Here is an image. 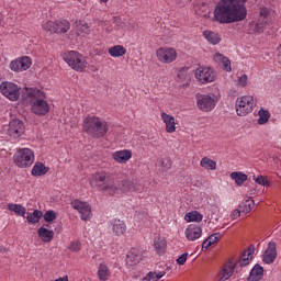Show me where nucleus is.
Here are the masks:
<instances>
[{"instance_id": "obj_1", "label": "nucleus", "mask_w": 281, "mask_h": 281, "mask_svg": "<svg viewBox=\"0 0 281 281\" xmlns=\"http://www.w3.org/2000/svg\"><path fill=\"white\" fill-rule=\"evenodd\" d=\"M247 0H220L213 11V23L222 25L229 23H238L247 19Z\"/></svg>"}, {"instance_id": "obj_2", "label": "nucleus", "mask_w": 281, "mask_h": 281, "mask_svg": "<svg viewBox=\"0 0 281 281\" xmlns=\"http://www.w3.org/2000/svg\"><path fill=\"white\" fill-rule=\"evenodd\" d=\"M22 104L30 106L31 113L41 117L47 115L50 111L47 94L38 88H24L22 92Z\"/></svg>"}, {"instance_id": "obj_3", "label": "nucleus", "mask_w": 281, "mask_h": 281, "mask_svg": "<svg viewBox=\"0 0 281 281\" xmlns=\"http://www.w3.org/2000/svg\"><path fill=\"white\" fill-rule=\"evenodd\" d=\"M90 186L92 188H100L103 192L113 195L120 190L113 173L110 171H99L91 176Z\"/></svg>"}, {"instance_id": "obj_4", "label": "nucleus", "mask_w": 281, "mask_h": 281, "mask_svg": "<svg viewBox=\"0 0 281 281\" xmlns=\"http://www.w3.org/2000/svg\"><path fill=\"white\" fill-rule=\"evenodd\" d=\"M82 130L94 139H100L109 133V124L98 116H87L83 120Z\"/></svg>"}, {"instance_id": "obj_5", "label": "nucleus", "mask_w": 281, "mask_h": 281, "mask_svg": "<svg viewBox=\"0 0 281 281\" xmlns=\"http://www.w3.org/2000/svg\"><path fill=\"white\" fill-rule=\"evenodd\" d=\"M63 59L75 71L82 72L85 71V69H87V65H88L87 59H85V57L76 50H70L68 53H65Z\"/></svg>"}, {"instance_id": "obj_6", "label": "nucleus", "mask_w": 281, "mask_h": 281, "mask_svg": "<svg viewBox=\"0 0 281 281\" xmlns=\"http://www.w3.org/2000/svg\"><path fill=\"white\" fill-rule=\"evenodd\" d=\"M13 161L18 168H30L34 164V151L30 148H21L14 154Z\"/></svg>"}, {"instance_id": "obj_7", "label": "nucleus", "mask_w": 281, "mask_h": 281, "mask_svg": "<svg viewBox=\"0 0 281 281\" xmlns=\"http://www.w3.org/2000/svg\"><path fill=\"white\" fill-rule=\"evenodd\" d=\"M0 93L10 102H16L21 98V87L12 81H2L0 83Z\"/></svg>"}, {"instance_id": "obj_8", "label": "nucleus", "mask_w": 281, "mask_h": 281, "mask_svg": "<svg viewBox=\"0 0 281 281\" xmlns=\"http://www.w3.org/2000/svg\"><path fill=\"white\" fill-rule=\"evenodd\" d=\"M236 113L239 116L249 115L251 111H254V106H256V99L251 95H243L237 98L236 100Z\"/></svg>"}, {"instance_id": "obj_9", "label": "nucleus", "mask_w": 281, "mask_h": 281, "mask_svg": "<svg viewBox=\"0 0 281 281\" xmlns=\"http://www.w3.org/2000/svg\"><path fill=\"white\" fill-rule=\"evenodd\" d=\"M194 76L200 85H210V82L216 80V70L212 67L199 66L194 71Z\"/></svg>"}, {"instance_id": "obj_10", "label": "nucleus", "mask_w": 281, "mask_h": 281, "mask_svg": "<svg viewBox=\"0 0 281 281\" xmlns=\"http://www.w3.org/2000/svg\"><path fill=\"white\" fill-rule=\"evenodd\" d=\"M156 58L162 65H170L177 60V49L172 47H160L156 50Z\"/></svg>"}, {"instance_id": "obj_11", "label": "nucleus", "mask_w": 281, "mask_h": 281, "mask_svg": "<svg viewBox=\"0 0 281 281\" xmlns=\"http://www.w3.org/2000/svg\"><path fill=\"white\" fill-rule=\"evenodd\" d=\"M217 102L218 101L216 100V97H214V94H200L196 99L198 108L204 113H210V111H214Z\"/></svg>"}, {"instance_id": "obj_12", "label": "nucleus", "mask_w": 281, "mask_h": 281, "mask_svg": "<svg viewBox=\"0 0 281 281\" xmlns=\"http://www.w3.org/2000/svg\"><path fill=\"white\" fill-rule=\"evenodd\" d=\"M70 205L80 214L81 221L87 222L92 218L93 213H91V204L88 202L76 199L71 201Z\"/></svg>"}, {"instance_id": "obj_13", "label": "nucleus", "mask_w": 281, "mask_h": 281, "mask_svg": "<svg viewBox=\"0 0 281 281\" xmlns=\"http://www.w3.org/2000/svg\"><path fill=\"white\" fill-rule=\"evenodd\" d=\"M32 67V58L27 56L18 57L10 61L9 69L15 74H21V71H27Z\"/></svg>"}, {"instance_id": "obj_14", "label": "nucleus", "mask_w": 281, "mask_h": 281, "mask_svg": "<svg viewBox=\"0 0 281 281\" xmlns=\"http://www.w3.org/2000/svg\"><path fill=\"white\" fill-rule=\"evenodd\" d=\"M23 133H25V125L23 124V121L14 119L9 122L8 135L11 139H19Z\"/></svg>"}, {"instance_id": "obj_15", "label": "nucleus", "mask_w": 281, "mask_h": 281, "mask_svg": "<svg viewBox=\"0 0 281 281\" xmlns=\"http://www.w3.org/2000/svg\"><path fill=\"white\" fill-rule=\"evenodd\" d=\"M176 81L180 87H190V83L192 82V71L190 70V67L178 69Z\"/></svg>"}, {"instance_id": "obj_16", "label": "nucleus", "mask_w": 281, "mask_h": 281, "mask_svg": "<svg viewBox=\"0 0 281 281\" xmlns=\"http://www.w3.org/2000/svg\"><path fill=\"white\" fill-rule=\"evenodd\" d=\"M278 258V248L274 241H270L266 251L262 255V261L265 265H273Z\"/></svg>"}, {"instance_id": "obj_17", "label": "nucleus", "mask_w": 281, "mask_h": 281, "mask_svg": "<svg viewBox=\"0 0 281 281\" xmlns=\"http://www.w3.org/2000/svg\"><path fill=\"white\" fill-rule=\"evenodd\" d=\"M236 271V263L234 261H227L217 273L218 281H227L234 276Z\"/></svg>"}, {"instance_id": "obj_18", "label": "nucleus", "mask_w": 281, "mask_h": 281, "mask_svg": "<svg viewBox=\"0 0 281 281\" xmlns=\"http://www.w3.org/2000/svg\"><path fill=\"white\" fill-rule=\"evenodd\" d=\"M184 236L187 240L194 243V240H199L203 236V228L199 225L190 224L184 231Z\"/></svg>"}, {"instance_id": "obj_19", "label": "nucleus", "mask_w": 281, "mask_h": 281, "mask_svg": "<svg viewBox=\"0 0 281 281\" xmlns=\"http://www.w3.org/2000/svg\"><path fill=\"white\" fill-rule=\"evenodd\" d=\"M112 159L116 161V164H128L131 159H133V151L130 149H120L112 153Z\"/></svg>"}, {"instance_id": "obj_20", "label": "nucleus", "mask_w": 281, "mask_h": 281, "mask_svg": "<svg viewBox=\"0 0 281 281\" xmlns=\"http://www.w3.org/2000/svg\"><path fill=\"white\" fill-rule=\"evenodd\" d=\"M143 258H144V254H142V250L137 248H133L128 251L126 256V262L131 267H135V265H139V262H142Z\"/></svg>"}, {"instance_id": "obj_21", "label": "nucleus", "mask_w": 281, "mask_h": 281, "mask_svg": "<svg viewBox=\"0 0 281 281\" xmlns=\"http://www.w3.org/2000/svg\"><path fill=\"white\" fill-rule=\"evenodd\" d=\"M121 190L124 192V194H133V192H142V190H144V187L131 180H123Z\"/></svg>"}, {"instance_id": "obj_22", "label": "nucleus", "mask_w": 281, "mask_h": 281, "mask_svg": "<svg viewBox=\"0 0 281 281\" xmlns=\"http://www.w3.org/2000/svg\"><path fill=\"white\" fill-rule=\"evenodd\" d=\"M160 117H161L164 124L166 125L167 133H175L177 131V122L175 120V116H172L166 112H161Z\"/></svg>"}, {"instance_id": "obj_23", "label": "nucleus", "mask_w": 281, "mask_h": 281, "mask_svg": "<svg viewBox=\"0 0 281 281\" xmlns=\"http://www.w3.org/2000/svg\"><path fill=\"white\" fill-rule=\"evenodd\" d=\"M213 60L217 63V65H221L224 71H232V61L228 57H225V55L221 53H215L213 56Z\"/></svg>"}, {"instance_id": "obj_24", "label": "nucleus", "mask_w": 281, "mask_h": 281, "mask_svg": "<svg viewBox=\"0 0 281 281\" xmlns=\"http://www.w3.org/2000/svg\"><path fill=\"white\" fill-rule=\"evenodd\" d=\"M110 225L114 236H122L126 232V223L122 220H112Z\"/></svg>"}, {"instance_id": "obj_25", "label": "nucleus", "mask_w": 281, "mask_h": 281, "mask_svg": "<svg viewBox=\"0 0 281 281\" xmlns=\"http://www.w3.org/2000/svg\"><path fill=\"white\" fill-rule=\"evenodd\" d=\"M265 278V268L256 263L249 272L247 281H260Z\"/></svg>"}, {"instance_id": "obj_26", "label": "nucleus", "mask_w": 281, "mask_h": 281, "mask_svg": "<svg viewBox=\"0 0 281 281\" xmlns=\"http://www.w3.org/2000/svg\"><path fill=\"white\" fill-rule=\"evenodd\" d=\"M168 247V243L161 236H157L154 239V249L158 256H164L166 254V249Z\"/></svg>"}, {"instance_id": "obj_27", "label": "nucleus", "mask_w": 281, "mask_h": 281, "mask_svg": "<svg viewBox=\"0 0 281 281\" xmlns=\"http://www.w3.org/2000/svg\"><path fill=\"white\" fill-rule=\"evenodd\" d=\"M98 278L101 281H106L111 278V269L109 268V263L102 261L98 267Z\"/></svg>"}, {"instance_id": "obj_28", "label": "nucleus", "mask_w": 281, "mask_h": 281, "mask_svg": "<svg viewBox=\"0 0 281 281\" xmlns=\"http://www.w3.org/2000/svg\"><path fill=\"white\" fill-rule=\"evenodd\" d=\"M37 236L42 240V243H52V240H54V231L47 229L42 226L37 231Z\"/></svg>"}, {"instance_id": "obj_29", "label": "nucleus", "mask_w": 281, "mask_h": 281, "mask_svg": "<svg viewBox=\"0 0 281 281\" xmlns=\"http://www.w3.org/2000/svg\"><path fill=\"white\" fill-rule=\"evenodd\" d=\"M254 258V247L249 246L246 250L243 251L240 259H239V265L241 267H247L249 262H251V259Z\"/></svg>"}, {"instance_id": "obj_30", "label": "nucleus", "mask_w": 281, "mask_h": 281, "mask_svg": "<svg viewBox=\"0 0 281 281\" xmlns=\"http://www.w3.org/2000/svg\"><path fill=\"white\" fill-rule=\"evenodd\" d=\"M49 172V168L45 166L43 162H35L33 166V169L31 171V175L33 177H43L44 175H47Z\"/></svg>"}, {"instance_id": "obj_31", "label": "nucleus", "mask_w": 281, "mask_h": 281, "mask_svg": "<svg viewBox=\"0 0 281 281\" xmlns=\"http://www.w3.org/2000/svg\"><path fill=\"white\" fill-rule=\"evenodd\" d=\"M108 54L112 58H121V56H126V49L122 45H115L108 49Z\"/></svg>"}, {"instance_id": "obj_32", "label": "nucleus", "mask_w": 281, "mask_h": 281, "mask_svg": "<svg viewBox=\"0 0 281 281\" xmlns=\"http://www.w3.org/2000/svg\"><path fill=\"white\" fill-rule=\"evenodd\" d=\"M258 120H257V124H259V126H265V124H267L269 122V120H271V112H269V110L261 108L258 111Z\"/></svg>"}, {"instance_id": "obj_33", "label": "nucleus", "mask_w": 281, "mask_h": 281, "mask_svg": "<svg viewBox=\"0 0 281 281\" xmlns=\"http://www.w3.org/2000/svg\"><path fill=\"white\" fill-rule=\"evenodd\" d=\"M200 166L203 170H216V160H212V158L205 156L200 160Z\"/></svg>"}, {"instance_id": "obj_34", "label": "nucleus", "mask_w": 281, "mask_h": 281, "mask_svg": "<svg viewBox=\"0 0 281 281\" xmlns=\"http://www.w3.org/2000/svg\"><path fill=\"white\" fill-rule=\"evenodd\" d=\"M184 221L187 223H201L203 221V214L199 213V211H192L184 215Z\"/></svg>"}, {"instance_id": "obj_35", "label": "nucleus", "mask_w": 281, "mask_h": 281, "mask_svg": "<svg viewBox=\"0 0 281 281\" xmlns=\"http://www.w3.org/2000/svg\"><path fill=\"white\" fill-rule=\"evenodd\" d=\"M9 212H14V214H16L18 216H25V212H27V210L25 209V206L21 205V204H14V203H9L7 205Z\"/></svg>"}, {"instance_id": "obj_36", "label": "nucleus", "mask_w": 281, "mask_h": 281, "mask_svg": "<svg viewBox=\"0 0 281 281\" xmlns=\"http://www.w3.org/2000/svg\"><path fill=\"white\" fill-rule=\"evenodd\" d=\"M250 32H254V34H262L265 32V22L261 20L258 21H251L249 23Z\"/></svg>"}, {"instance_id": "obj_37", "label": "nucleus", "mask_w": 281, "mask_h": 281, "mask_svg": "<svg viewBox=\"0 0 281 281\" xmlns=\"http://www.w3.org/2000/svg\"><path fill=\"white\" fill-rule=\"evenodd\" d=\"M203 36L207 40L209 43H211V45H218V43H221V36L212 31H204Z\"/></svg>"}, {"instance_id": "obj_38", "label": "nucleus", "mask_w": 281, "mask_h": 281, "mask_svg": "<svg viewBox=\"0 0 281 281\" xmlns=\"http://www.w3.org/2000/svg\"><path fill=\"white\" fill-rule=\"evenodd\" d=\"M69 21L67 20H60L56 22V34H67L69 32Z\"/></svg>"}, {"instance_id": "obj_39", "label": "nucleus", "mask_w": 281, "mask_h": 281, "mask_svg": "<svg viewBox=\"0 0 281 281\" xmlns=\"http://www.w3.org/2000/svg\"><path fill=\"white\" fill-rule=\"evenodd\" d=\"M42 217H43V212L40 210H34L32 213H30L26 216V221L31 223V225H36V223H38Z\"/></svg>"}, {"instance_id": "obj_40", "label": "nucleus", "mask_w": 281, "mask_h": 281, "mask_svg": "<svg viewBox=\"0 0 281 281\" xmlns=\"http://www.w3.org/2000/svg\"><path fill=\"white\" fill-rule=\"evenodd\" d=\"M231 179L235 181L236 186H243L245 181H247V175L240 172V171H234L231 173Z\"/></svg>"}, {"instance_id": "obj_41", "label": "nucleus", "mask_w": 281, "mask_h": 281, "mask_svg": "<svg viewBox=\"0 0 281 281\" xmlns=\"http://www.w3.org/2000/svg\"><path fill=\"white\" fill-rule=\"evenodd\" d=\"M254 205H256L254 200L248 199L239 205V210H241L243 214H249L254 210Z\"/></svg>"}, {"instance_id": "obj_42", "label": "nucleus", "mask_w": 281, "mask_h": 281, "mask_svg": "<svg viewBox=\"0 0 281 281\" xmlns=\"http://www.w3.org/2000/svg\"><path fill=\"white\" fill-rule=\"evenodd\" d=\"M164 276H166V271L148 272L143 281H159Z\"/></svg>"}, {"instance_id": "obj_43", "label": "nucleus", "mask_w": 281, "mask_h": 281, "mask_svg": "<svg viewBox=\"0 0 281 281\" xmlns=\"http://www.w3.org/2000/svg\"><path fill=\"white\" fill-rule=\"evenodd\" d=\"M91 29H89V24H87V22H79L77 24V34H81V35H87L90 34Z\"/></svg>"}, {"instance_id": "obj_44", "label": "nucleus", "mask_w": 281, "mask_h": 281, "mask_svg": "<svg viewBox=\"0 0 281 281\" xmlns=\"http://www.w3.org/2000/svg\"><path fill=\"white\" fill-rule=\"evenodd\" d=\"M43 30H45V32H53L56 34V32L58 31L56 29V22H53V21H47L46 23H44L42 25Z\"/></svg>"}, {"instance_id": "obj_45", "label": "nucleus", "mask_w": 281, "mask_h": 281, "mask_svg": "<svg viewBox=\"0 0 281 281\" xmlns=\"http://www.w3.org/2000/svg\"><path fill=\"white\" fill-rule=\"evenodd\" d=\"M254 181L255 183H257L258 186H266L269 187V180L267 179V177L265 176H254Z\"/></svg>"}, {"instance_id": "obj_46", "label": "nucleus", "mask_w": 281, "mask_h": 281, "mask_svg": "<svg viewBox=\"0 0 281 281\" xmlns=\"http://www.w3.org/2000/svg\"><path fill=\"white\" fill-rule=\"evenodd\" d=\"M43 216H44V221L46 223H52L53 221H56V212L55 211H52V210L46 211Z\"/></svg>"}, {"instance_id": "obj_47", "label": "nucleus", "mask_w": 281, "mask_h": 281, "mask_svg": "<svg viewBox=\"0 0 281 281\" xmlns=\"http://www.w3.org/2000/svg\"><path fill=\"white\" fill-rule=\"evenodd\" d=\"M248 77L246 74L239 76L236 80V86L237 87H241V88H245L247 86V82H248Z\"/></svg>"}, {"instance_id": "obj_48", "label": "nucleus", "mask_w": 281, "mask_h": 281, "mask_svg": "<svg viewBox=\"0 0 281 281\" xmlns=\"http://www.w3.org/2000/svg\"><path fill=\"white\" fill-rule=\"evenodd\" d=\"M218 238H221V233H214L206 238V241H209V245H214Z\"/></svg>"}, {"instance_id": "obj_49", "label": "nucleus", "mask_w": 281, "mask_h": 281, "mask_svg": "<svg viewBox=\"0 0 281 281\" xmlns=\"http://www.w3.org/2000/svg\"><path fill=\"white\" fill-rule=\"evenodd\" d=\"M68 249H69L70 251H75V252L80 251V249H81L80 243H79V241H72V243L69 245Z\"/></svg>"}, {"instance_id": "obj_50", "label": "nucleus", "mask_w": 281, "mask_h": 281, "mask_svg": "<svg viewBox=\"0 0 281 281\" xmlns=\"http://www.w3.org/2000/svg\"><path fill=\"white\" fill-rule=\"evenodd\" d=\"M188 252L182 254L178 259H177V265H186L188 261Z\"/></svg>"}, {"instance_id": "obj_51", "label": "nucleus", "mask_w": 281, "mask_h": 281, "mask_svg": "<svg viewBox=\"0 0 281 281\" xmlns=\"http://www.w3.org/2000/svg\"><path fill=\"white\" fill-rule=\"evenodd\" d=\"M240 214H243V211L240 209H235L231 214V218L236 221V218H240Z\"/></svg>"}, {"instance_id": "obj_52", "label": "nucleus", "mask_w": 281, "mask_h": 281, "mask_svg": "<svg viewBox=\"0 0 281 281\" xmlns=\"http://www.w3.org/2000/svg\"><path fill=\"white\" fill-rule=\"evenodd\" d=\"M260 16H261V19H267V16H269V9H267L266 7L261 8Z\"/></svg>"}, {"instance_id": "obj_53", "label": "nucleus", "mask_w": 281, "mask_h": 281, "mask_svg": "<svg viewBox=\"0 0 281 281\" xmlns=\"http://www.w3.org/2000/svg\"><path fill=\"white\" fill-rule=\"evenodd\" d=\"M210 247H212V244H210V241L207 239H205L202 243V251H207V249H210Z\"/></svg>"}, {"instance_id": "obj_54", "label": "nucleus", "mask_w": 281, "mask_h": 281, "mask_svg": "<svg viewBox=\"0 0 281 281\" xmlns=\"http://www.w3.org/2000/svg\"><path fill=\"white\" fill-rule=\"evenodd\" d=\"M166 164V170H170L172 168V160L170 158H167L166 160L162 161V166Z\"/></svg>"}, {"instance_id": "obj_55", "label": "nucleus", "mask_w": 281, "mask_h": 281, "mask_svg": "<svg viewBox=\"0 0 281 281\" xmlns=\"http://www.w3.org/2000/svg\"><path fill=\"white\" fill-rule=\"evenodd\" d=\"M55 281H69V277L68 276H64L61 278L56 279Z\"/></svg>"}, {"instance_id": "obj_56", "label": "nucleus", "mask_w": 281, "mask_h": 281, "mask_svg": "<svg viewBox=\"0 0 281 281\" xmlns=\"http://www.w3.org/2000/svg\"><path fill=\"white\" fill-rule=\"evenodd\" d=\"M250 194H256V189L250 190Z\"/></svg>"}, {"instance_id": "obj_57", "label": "nucleus", "mask_w": 281, "mask_h": 281, "mask_svg": "<svg viewBox=\"0 0 281 281\" xmlns=\"http://www.w3.org/2000/svg\"><path fill=\"white\" fill-rule=\"evenodd\" d=\"M0 251L5 252L7 250H5V248L0 247Z\"/></svg>"}, {"instance_id": "obj_58", "label": "nucleus", "mask_w": 281, "mask_h": 281, "mask_svg": "<svg viewBox=\"0 0 281 281\" xmlns=\"http://www.w3.org/2000/svg\"><path fill=\"white\" fill-rule=\"evenodd\" d=\"M101 1V3H108L109 2V0H100Z\"/></svg>"}]
</instances>
